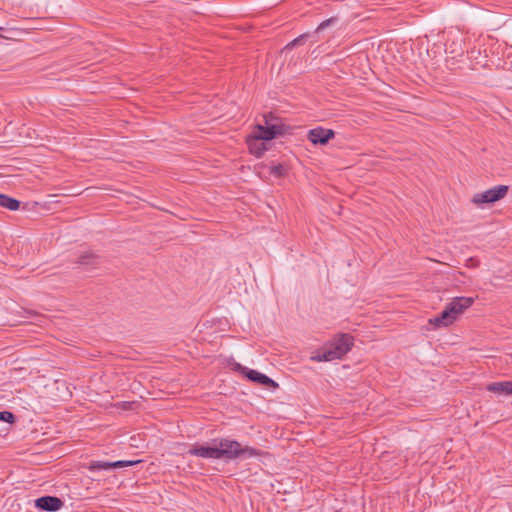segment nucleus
I'll return each mask as SVG.
<instances>
[{
  "label": "nucleus",
  "mask_w": 512,
  "mask_h": 512,
  "mask_svg": "<svg viewBox=\"0 0 512 512\" xmlns=\"http://www.w3.org/2000/svg\"><path fill=\"white\" fill-rule=\"evenodd\" d=\"M507 192L508 186L498 185L486 191L475 193L471 199V202L476 206L491 204L504 198Z\"/></svg>",
  "instance_id": "nucleus-5"
},
{
  "label": "nucleus",
  "mask_w": 512,
  "mask_h": 512,
  "mask_svg": "<svg viewBox=\"0 0 512 512\" xmlns=\"http://www.w3.org/2000/svg\"><path fill=\"white\" fill-rule=\"evenodd\" d=\"M62 501L57 497L44 496L35 500V506L40 510L54 512L62 507Z\"/></svg>",
  "instance_id": "nucleus-8"
},
{
  "label": "nucleus",
  "mask_w": 512,
  "mask_h": 512,
  "mask_svg": "<svg viewBox=\"0 0 512 512\" xmlns=\"http://www.w3.org/2000/svg\"><path fill=\"white\" fill-rule=\"evenodd\" d=\"M331 22V20H327V21H323L317 28V30H322L324 29L329 23Z\"/></svg>",
  "instance_id": "nucleus-15"
},
{
  "label": "nucleus",
  "mask_w": 512,
  "mask_h": 512,
  "mask_svg": "<svg viewBox=\"0 0 512 512\" xmlns=\"http://www.w3.org/2000/svg\"><path fill=\"white\" fill-rule=\"evenodd\" d=\"M270 172L276 176H282L284 173V167L282 165H274L270 168Z\"/></svg>",
  "instance_id": "nucleus-13"
},
{
  "label": "nucleus",
  "mask_w": 512,
  "mask_h": 512,
  "mask_svg": "<svg viewBox=\"0 0 512 512\" xmlns=\"http://www.w3.org/2000/svg\"><path fill=\"white\" fill-rule=\"evenodd\" d=\"M19 201L13 198H10L4 194H0V206L7 208L9 210L15 211L19 208Z\"/></svg>",
  "instance_id": "nucleus-11"
},
{
  "label": "nucleus",
  "mask_w": 512,
  "mask_h": 512,
  "mask_svg": "<svg viewBox=\"0 0 512 512\" xmlns=\"http://www.w3.org/2000/svg\"><path fill=\"white\" fill-rule=\"evenodd\" d=\"M189 454L205 459H224L226 461L236 458L248 459L260 457L264 453L249 446H242L238 441L229 438L214 439L204 444H195Z\"/></svg>",
  "instance_id": "nucleus-1"
},
{
  "label": "nucleus",
  "mask_w": 512,
  "mask_h": 512,
  "mask_svg": "<svg viewBox=\"0 0 512 512\" xmlns=\"http://www.w3.org/2000/svg\"><path fill=\"white\" fill-rule=\"evenodd\" d=\"M264 125L258 124L251 135L247 137L249 151L260 157L268 149V142L284 134L285 126L282 121L273 115L264 117Z\"/></svg>",
  "instance_id": "nucleus-2"
},
{
  "label": "nucleus",
  "mask_w": 512,
  "mask_h": 512,
  "mask_svg": "<svg viewBox=\"0 0 512 512\" xmlns=\"http://www.w3.org/2000/svg\"><path fill=\"white\" fill-rule=\"evenodd\" d=\"M138 463V461H115V462H105V461H95L90 465L91 470H109L113 468H122L126 466H132Z\"/></svg>",
  "instance_id": "nucleus-9"
},
{
  "label": "nucleus",
  "mask_w": 512,
  "mask_h": 512,
  "mask_svg": "<svg viewBox=\"0 0 512 512\" xmlns=\"http://www.w3.org/2000/svg\"><path fill=\"white\" fill-rule=\"evenodd\" d=\"M302 38L294 39V41L291 42L290 45H295L297 42H300Z\"/></svg>",
  "instance_id": "nucleus-16"
},
{
  "label": "nucleus",
  "mask_w": 512,
  "mask_h": 512,
  "mask_svg": "<svg viewBox=\"0 0 512 512\" xmlns=\"http://www.w3.org/2000/svg\"><path fill=\"white\" fill-rule=\"evenodd\" d=\"M477 262L473 259V258H469L467 261H466V266L467 267H474V266H477Z\"/></svg>",
  "instance_id": "nucleus-14"
},
{
  "label": "nucleus",
  "mask_w": 512,
  "mask_h": 512,
  "mask_svg": "<svg viewBox=\"0 0 512 512\" xmlns=\"http://www.w3.org/2000/svg\"><path fill=\"white\" fill-rule=\"evenodd\" d=\"M353 346V337L349 334H341L334 338L329 346L325 347L322 353L311 356L312 361L328 362L341 359L345 356Z\"/></svg>",
  "instance_id": "nucleus-4"
},
{
  "label": "nucleus",
  "mask_w": 512,
  "mask_h": 512,
  "mask_svg": "<svg viewBox=\"0 0 512 512\" xmlns=\"http://www.w3.org/2000/svg\"><path fill=\"white\" fill-rule=\"evenodd\" d=\"M333 137H334L333 130L324 129L322 127H317L315 129H311L308 132V139L315 145H318V144L325 145Z\"/></svg>",
  "instance_id": "nucleus-7"
},
{
  "label": "nucleus",
  "mask_w": 512,
  "mask_h": 512,
  "mask_svg": "<svg viewBox=\"0 0 512 512\" xmlns=\"http://www.w3.org/2000/svg\"><path fill=\"white\" fill-rule=\"evenodd\" d=\"M229 365L231 366V368L233 370H239V371L244 372L245 375L247 376V378L254 382H257V383H260V384H263L266 386H273V387L277 386V384L271 378H269L268 376H266L256 370H248V369L242 367L239 363H236L235 361H231L229 363Z\"/></svg>",
  "instance_id": "nucleus-6"
},
{
  "label": "nucleus",
  "mask_w": 512,
  "mask_h": 512,
  "mask_svg": "<svg viewBox=\"0 0 512 512\" xmlns=\"http://www.w3.org/2000/svg\"><path fill=\"white\" fill-rule=\"evenodd\" d=\"M474 303L472 297H456L452 299L442 311V313L433 319L429 320V323L434 325L436 328L448 327L454 323L469 307Z\"/></svg>",
  "instance_id": "nucleus-3"
},
{
  "label": "nucleus",
  "mask_w": 512,
  "mask_h": 512,
  "mask_svg": "<svg viewBox=\"0 0 512 512\" xmlns=\"http://www.w3.org/2000/svg\"><path fill=\"white\" fill-rule=\"evenodd\" d=\"M14 415L9 411H2L0 412V421H5L7 423H13L14 422Z\"/></svg>",
  "instance_id": "nucleus-12"
},
{
  "label": "nucleus",
  "mask_w": 512,
  "mask_h": 512,
  "mask_svg": "<svg viewBox=\"0 0 512 512\" xmlns=\"http://www.w3.org/2000/svg\"><path fill=\"white\" fill-rule=\"evenodd\" d=\"M486 389L498 395H512V381L493 382Z\"/></svg>",
  "instance_id": "nucleus-10"
},
{
  "label": "nucleus",
  "mask_w": 512,
  "mask_h": 512,
  "mask_svg": "<svg viewBox=\"0 0 512 512\" xmlns=\"http://www.w3.org/2000/svg\"><path fill=\"white\" fill-rule=\"evenodd\" d=\"M2 30H3V27H0V31H2ZM0 37H1V38H5V37H4L3 35H1V34H0Z\"/></svg>",
  "instance_id": "nucleus-17"
}]
</instances>
